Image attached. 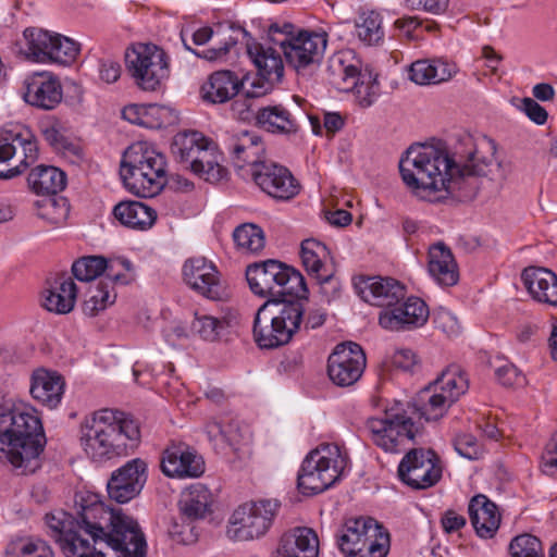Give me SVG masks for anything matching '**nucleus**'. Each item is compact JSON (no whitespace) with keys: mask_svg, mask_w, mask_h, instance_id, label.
I'll return each instance as SVG.
<instances>
[{"mask_svg":"<svg viewBox=\"0 0 557 557\" xmlns=\"http://www.w3.org/2000/svg\"><path fill=\"white\" fill-rule=\"evenodd\" d=\"M76 517L62 509L46 515L51 536L66 557H106L95 545L106 544L117 557H146L147 542L138 522L97 494L76 495Z\"/></svg>","mask_w":557,"mask_h":557,"instance_id":"obj_1","label":"nucleus"},{"mask_svg":"<svg viewBox=\"0 0 557 557\" xmlns=\"http://www.w3.org/2000/svg\"><path fill=\"white\" fill-rule=\"evenodd\" d=\"M467 151L455 160L443 147L416 145L408 148L399 161L405 185L417 198L438 202L448 197L472 200L481 178L494 166L493 153L483 154L471 137L466 139Z\"/></svg>","mask_w":557,"mask_h":557,"instance_id":"obj_2","label":"nucleus"},{"mask_svg":"<svg viewBox=\"0 0 557 557\" xmlns=\"http://www.w3.org/2000/svg\"><path fill=\"white\" fill-rule=\"evenodd\" d=\"M46 442L37 409L23 400L3 403L0 394V460L20 474L33 473L40 467Z\"/></svg>","mask_w":557,"mask_h":557,"instance_id":"obj_3","label":"nucleus"},{"mask_svg":"<svg viewBox=\"0 0 557 557\" xmlns=\"http://www.w3.org/2000/svg\"><path fill=\"white\" fill-rule=\"evenodd\" d=\"M81 445L96 462L132 454L140 443L139 425L125 412L101 409L84 418Z\"/></svg>","mask_w":557,"mask_h":557,"instance_id":"obj_4","label":"nucleus"},{"mask_svg":"<svg viewBox=\"0 0 557 557\" xmlns=\"http://www.w3.org/2000/svg\"><path fill=\"white\" fill-rule=\"evenodd\" d=\"M166 162L147 141L131 145L123 154L120 174L124 186L139 197H153L166 184Z\"/></svg>","mask_w":557,"mask_h":557,"instance_id":"obj_5","label":"nucleus"},{"mask_svg":"<svg viewBox=\"0 0 557 557\" xmlns=\"http://www.w3.org/2000/svg\"><path fill=\"white\" fill-rule=\"evenodd\" d=\"M304 306L299 300H267L256 312L253 337L260 348L287 344L300 329Z\"/></svg>","mask_w":557,"mask_h":557,"instance_id":"obj_6","label":"nucleus"},{"mask_svg":"<svg viewBox=\"0 0 557 557\" xmlns=\"http://www.w3.org/2000/svg\"><path fill=\"white\" fill-rule=\"evenodd\" d=\"M246 278L251 292L260 297L278 300L293 296L299 301L308 298L309 290L302 274L274 259L248 265Z\"/></svg>","mask_w":557,"mask_h":557,"instance_id":"obj_7","label":"nucleus"},{"mask_svg":"<svg viewBox=\"0 0 557 557\" xmlns=\"http://www.w3.org/2000/svg\"><path fill=\"white\" fill-rule=\"evenodd\" d=\"M347 466V457L336 444H323L304 459L297 485L304 495H315L333 486Z\"/></svg>","mask_w":557,"mask_h":557,"instance_id":"obj_8","label":"nucleus"},{"mask_svg":"<svg viewBox=\"0 0 557 557\" xmlns=\"http://www.w3.org/2000/svg\"><path fill=\"white\" fill-rule=\"evenodd\" d=\"M468 388L469 380L465 371L457 364H450L418 393L413 406L421 418L436 421L446 414Z\"/></svg>","mask_w":557,"mask_h":557,"instance_id":"obj_9","label":"nucleus"},{"mask_svg":"<svg viewBox=\"0 0 557 557\" xmlns=\"http://www.w3.org/2000/svg\"><path fill=\"white\" fill-rule=\"evenodd\" d=\"M336 543L345 557H385L389 534L370 517L348 518L337 531Z\"/></svg>","mask_w":557,"mask_h":557,"instance_id":"obj_10","label":"nucleus"},{"mask_svg":"<svg viewBox=\"0 0 557 557\" xmlns=\"http://www.w3.org/2000/svg\"><path fill=\"white\" fill-rule=\"evenodd\" d=\"M38 143L22 123H7L0 128V180L12 178L38 158Z\"/></svg>","mask_w":557,"mask_h":557,"instance_id":"obj_11","label":"nucleus"},{"mask_svg":"<svg viewBox=\"0 0 557 557\" xmlns=\"http://www.w3.org/2000/svg\"><path fill=\"white\" fill-rule=\"evenodd\" d=\"M125 61L136 85L146 91L157 90L170 75L169 58L152 44H137L126 51Z\"/></svg>","mask_w":557,"mask_h":557,"instance_id":"obj_12","label":"nucleus"},{"mask_svg":"<svg viewBox=\"0 0 557 557\" xmlns=\"http://www.w3.org/2000/svg\"><path fill=\"white\" fill-rule=\"evenodd\" d=\"M292 28L290 24H285L283 28L277 24H272L269 27V34L284 33L286 35L283 40L278 41L281 50L287 64L300 72L321 61L326 49L327 35L308 30L292 35Z\"/></svg>","mask_w":557,"mask_h":557,"instance_id":"obj_13","label":"nucleus"},{"mask_svg":"<svg viewBox=\"0 0 557 557\" xmlns=\"http://www.w3.org/2000/svg\"><path fill=\"white\" fill-rule=\"evenodd\" d=\"M280 508L277 499L245 503L233 512L227 534L237 541L259 539L270 530Z\"/></svg>","mask_w":557,"mask_h":557,"instance_id":"obj_14","label":"nucleus"},{"mask_svg":"<svg viewBox=\"0 0 557 557\" xmlns=\"http://www.w3.org/2000/svg\"><path fill=\"white\" fill-rule=\"evenodd\" d=\"M372 442L387 453H397L413 441L418 429L404 413L386 412L384 418H371L367 422Z\"/></svg>","mask_w":557,"mask_h":557,"instance_id":"obj_15","label":"nucleus"},{"mask_svg":"<svg viewBox=\"0 0 557 557\" xmlns=\"http://www.w3.org/2000/svg\"><path fill=\"white\" fill-rule=\"evenodd\" d=\"M399 479L414 490H425L442 478L438 456L432 449H411L398 466Z\"/></svg>","mask_w":557,"mask_h":557,"instance_id":"obj_16","label":"nucleus"},{"mask_svg":"<svg viewBox=\"0 0 557 557\" xmlns=\"http://www.w3.org/2000/svg\"><path fill=\"white\" fill-rule=\"evenodd\" d=\"M367 364L361 346L348 342L335 346L327 359V375L337 386L347 387L357 383Z\"/></svg>","mask_w":557,"mask_h":557,"instance_id":"obj_17","label":"nucleus"},{"mask_svg":"<svg viewBox=\"0 0 557 557\" xmlns=\"http://www.w3.org/2000/svg\"><path fill=\"white\" fill-rule=\"evenodd\" d=\"M253 182L270 197L287 201L300 191V184L284 165L272 161L256 164L251 170Z\"/></svg>","mask_w":557,"mask_h":557,"instance_id":"obj_18","label":"nucleus"},{"mask_svg":"<svg viewBox=\"0 0 557 557\" xmlns=\"http://www.w3.org/2000/svg\"><path fill=\"white\" fill-rule=\"evenodd\" d=\"M146 481V462L139 458L132 459L112 472L107 484L108 494L116 503H127L140 493Z\"/></svg>","mask_w":557,"mask_h":557,"instance_id":"obj_19","label":"nucleus"},{"mask_svg":"<svg viewBox=\"0 0 557 557\" xmlns=\"http://www.w3.org/2000/svg\"><path fill=\"white\" fill-rule=\"evenodd\" d=\"M429 314V308L422 299L408 297L389 309H383L379 323L389 331L410 330L422 326L428 321Z\"/></svg>","mask_w":557,"mask_h":557,"instance_id":"obj_20","label":"nucleus"},{"mask_svg":"<svg viewBox=\"0 0 557 557\" xmlns=\"http://www.w3.org/2000/svg\"><path fill=\"white\" fill-rule=\"evenodd\" d=\"M184 282L198 294L211 300H220L223 296L219 272L213 262L205 257L187 259L182 269Z\"/></svg>","mask_w":557,"mask_h":557,"instance_id":"obj_21","label":"nucleus"},{"mask_svg":"<svg viewBox=\"0 0 557 557\" xmlns=\"http://www.w3.org/2000/svg\"><path fill=\"white\" fill-rule=\"evenodd\" d=\"M205 460L185 443H173L164 451L161 469L170 478H199L205 472Z\"/></svg>","mask_w":557,"mask_h":557,"instance_id":"obj_22","label":"nucleus"},{"mask_svg":"<svg viewBox=\"0 0 557 557\" xmlns=\"http://www.w3.org/2000/svg\"><path fill=\"white\" fill-rule=\"evenodd\" d=\"M25 101L44 110L54 109L63 97L59 79L47 72H38L30 75L25 81Z\"/></svg>","mask_w":557,"mask_h":557,"instance_id":"obj_23","label":"nucleus"},{"mask_svg":"<svg viewBox=\"0 0 557 557\" xmlns=\"http://www.w3.org/2000/svg\"><path fill=\"white\" fill-rule=\"evenodd\" d=\"M65 389L64 377L57 371L38 368L30 375L29 393L34 400L49 408L60 406Z\"/></svg>","mask_w":557,"mask_h":557,"instance_id":"obj_24","label":"nucleus"},{"mask_svg":"<svg viewBox=\"0 0 557 557\" xmlns=\"http://www.w3.org/2000/svg\"><path fill=\"white\" fill-rule=\"evenodd\" d=\"M360 295L373 306L389 309L406 297V288L392 277H368L361 283Z\"/></svg>","mask_w":557,"mask_h":557,"instance_id":"obj_25","label":"nucleus"},{"mask_svg":"<svg viewBox=\"0 0 557 557\" xmlns=\"http://www.w3.org/2000/svg\"><path fill=\"white\" fill-rule=\"evenodd\" d=\"M457 71L455 63L442 58L420 59L410 64L408 75L417 85L429 86L449 81Z\"/></svg>","mask_w":557,"mask_h":557,"instance_id":"obj_26","label":"nucleus"},{"mask_svg":"<svg viewBox=\"0 0 557 557\" xmlns=\"http://www.w3.org/2000/svg\"><path fill=\"white\" fill-rule=\"evenodd\" d=\"M221 161L222 154L219 151L216 144L212 139L206 137L188 168L205 181L216 183L223 180L227 174V171L221 164Z\"/></svg>","mask_w":557,"mask_h":557,"instance_id":"obj_27","label":"nucleus"},{"mask_svg":"<svg viewBox=\"0 0 557 557\" xmlns=\"http://www.w3.org/2000/svg\"><path fill=\"white\" fill-rule=\"evenodd\" d=\"M247 53L258 74L268 83H277L284 75L282 51L256 41L247 44Z\"/></svg>","mask_w":557,"mask_h":557,"instance_id":"obj_28","label":"nucleus"},{"mask_svg":"<svg viewBox=\"0 0 557 557\" xmlns=\"http://www.w3.org/2000/svg\"><path fill=\"white\" fill-rule=\"evenodd\" d=\"M278 557H318L319 539L317 533L307 527L295 528L286 532L277 547Z\"/></svg>","mask_w":557,"mask_h":557,"instance_id":"obj_29","label":"nucleus"},{"mask_svg":"<svg viewBox=\"0 0 557 557\" xmlns=\"http://www.w3.org/2000/svg\"><path fill=\"white\" fill-rule=\"evenodd\" d=\"M521 277L535 300L557 307V275L553 271L529 267L523 270Z\"/></svg>","mask_w":557,"mask_h":557,"instance_id":"obj_30","label":"nucleus"},{"mask_svg":"<svg viewBox=\"0 0 557 557\" xmlns=\"http://www.w3.org/2000/svg\"><path fill=\"white\" fill-rule=\"evenodd\" d=\"M470 521L480 537L491 539L500 524V513L497 506L485 495L479 494L469 503Z\"/></svg>","mask_w":557,"mask_h":557,"instance_id":"obj_31","label":"nucleus"},{"mask_svg":"<svg viewBox=\"0 0 557 557\" xmlns=\"http://www.w3.org/2000/svg\"><path fill=\"white\" fill-rule=\"evenodd\" d=\"M244 84V81L232 71H216L202 85V97L211 103H225L239 92Z\"/></svg>","mask_w":557,"mask_h":557,"instance_id":"obj_32","label":"nucleus"},{"mask_svg":"<svg viewBox=\"0 0 557 557\" xmlns=\"http://www.w3.org/2000/svg\"><path fill=\"white\" fill-rule=\"evenodd\" d=\"M428 269L438 285L453 286L458 282L459 273L454 256L443 243L430 247Z\"/></svg>","mask_w":557,"mask_h":557,"instance_id":"obj_33","label":"nucleus"},{"mask_svg":"<svg viewBox=\"0 0 557 557\" xmlns=\"http://www.w3.org/2000/svg\"><path fill=\"white\" fill-rule=\"evenodd\" d=\"M228 150L235 164L243 168L245 164H251L252 169L256 164H261L264 153V144L260 136L255 132H242L230 139Z\"/></svg>","mask_w":557,"mask_h":557,"instance_id":"obj_34","label":"nucleus"},{"mask_svg":"<svg viewBox=\"0 0 557 557\" xmlns=\"http://www.w3.org/2000/svg\"><path fill=\"white\" fill-rule=\"evenodd\" d=\"M76 296V284L70 276L61 275L46 289L42 306L50 312L65 314L73 310Z\"/></svg>","mask_w":557,"mask_h":557,"instance_id":"obj_35","label":"nucleus"},{"mask_svg":"<svg viewBox=\"0 0 557 557\" xmlns=\"http://www.w3.org/2000/svg\"><path fill=\"white\" fill-rule=\"evenodd\" d=\"M212 503L213 497L209 488L196 483L183 493L180 509L184 519L196 521L210 513Z\"/></svg>","mask_w":557,"mask_h":557,"instance_id":"obj_36","label":"nucleus"},{"mask_svg":"<svg viewBox=\"0 0 557 557\" xmlns=\"http://www.w3.org/2000/svg\"><path fill=\"white\" fill-rule=\"evenodd\" d=\"M113 214L124 226L136 230H147L153 225L157 212L140 201H121L113 209Z\"/></svg>","mask_w":557,"mask_h":557,"instance_id":"obj_37","label":"nucleus"},{"mask_svg":"<svg viewBox=\"0 0 557 557\" xmlns=\"http://www.w3.org/2000/svg\"><path fill=\"white\" fill-rule=\"evenodd\" d=\"M27 183L35 194L53 196L64 189L66 175L55 166L38 165L28 174Z\"/></svg>","mask_w":557,"mask_h":557,"instance_id":"obj_38","label":"nucleus"},{"mask_svg":"<svg viewBox=\"0 0 557 557\" xmlns=\"http://www.w3.org/2000/svg\"><path fill=\"white\" fill-rule=\"evenodd\" d=\"M356 34L366 46H377L384 40L383 15L377 9L364 5L359 9Z\"/></svg>","mask_w":557,"mask_h":557,"instance_id":"obj_39","label":"nucleus"},{"mask_svg":"<svg viewBox=\"0 0 557 557\" xmlns=\"http://www.w3.org/2000/svg\"><path fill=\"white\" fill-rule=\"evenodd\" d=\"M256 119L259 125L271 133L290 134L298 131L296 117L281 104L260 109Z\"/></svg>","mask_w":557,"mask_h":557,"instance_id":"obj_40","label":"nucleus"},{"mask_svg":"<svg viewBox=\"0 0 557 557\" xmlns=\"http://www.w3.org/2000/svg\"><path fill=\"white\" fill-rule=\"evenodd\" d=\"M302 264L311 277L319 276L331 269L326 262L331 259L327 247L313 238L305 239L300 247Z\"/></svg>","mask_w":557,"mask_h":557,"instance_id":"obj_41","label":"nucleus"},{"mask_svg":"<svg viewBox=\"0 0 557 557\" xmlns=\"http://www.w3.org/2000/svg\"><path fill=\"white\" fill-rule=\"evenodd\" d=\"M54 37V33L41 28H26L24 38L26 40L27 58L36 62L48 63Z\"/></svg>","mask_w":557,"mask_h":557,"instance_id":"obj_42","label":"nucleus"},{"mask_svg":"<svg viewBox=\"0 0 557 557\" xmlns=\"http://www.w3.org/2000/svg\"><path fill=\"white\" fill-rule=\"evenodd\" d=\"M115 299L114 286L101 278L95 286L89 288L88 297L83 304V311L88 317H95L113 305Z\"/></svg>","mask_w":557,"mask_h":557,"instance_id":"obj_43","label":"nucleus"},{"mask_svg":"<svg viewBox=\"0 0 557 557\" xmlns=\"http://www.w3.org/2000/svg\"><path fill=\"white\" fill-rule=\"evenodd\" d=\"M205 138L206 136L197 131L177 133L171 146L173 156L176 160L188 166Z\"/></svg>","mask_w":557,"mask_h":557,"instance_id":"obj_44","label":"nucleus"},{"mask_svg":"<svg viewBox=\"0 0 557 557\" xmlns=\"http://www.w3.org/2000/svg\"><path fill=\"white\" fill-rule=\"evenodd\" d=\"M233 239L236 247L246 252H258L265 244L262 228L252 223H244L233 232Z\"/></svg>","mask_w":557,"mask_h":557,"instance_id":"obj_45","label":"nucleus"},{"mask_svg":"<svg viewBox=\"0 0 557 557\" xmlns=\"http://www.w3.org/2000/svg\"><path fill=\"white\" fill-rule=\"evenodd\" d=\"M351 84L356 102L360 108H370L379 99L380 84L370 72L361 73L356 79L351 81Z\"/></svg>","mask_w":557,"mask_h":557,"instance_id":"obj_46","label":"nucleus"},{"mask_svg":"<svg viewBox=\"0 0 557 557\" xmlns=\"http://www.w3.org/2000/svg\"><path fill=\"white\" fill-rule=\"evenodd\" d=\"M206 433L215 447L224 448V446L234 447L239 442L237 425L228 423L222 424L220 421L213 420L207 423Z\"/></svg>","mask_w":557,"mask_h":557,"instance_id":"obj_47","label":"nucleus"},{"mask_svg":"<svg viewBox=\"0 0 557 557\" xmlns=\"http://www.w3.org/2000/svg\"><path fill=\"white\" fill-rule=\"evenodd\" d=\"M102 280L114 284L127 285L135 280L133 263L125 258L107 259V267Z\"/></svg>","mask_w":557,"mask_h":557,"instance_id":"obj_48","label":"nucleus"},{"mask_svg":"<svg viewBox=\"0 0 557 557\" xmlns=\"http://www.w3.org/2000/svg\"><path fill=\"white\" fill-rule=\"evenodd\" d=\"M107 259L101 256H85L72 265L74 276L82 282H88L104 274Z\"/></svg>","mask_w":557,"mask_h":557,"instance_id":"obj_49","label":"nucleus"},{"mask_svg":"<svg viewBox=\"0 0 557 557\" xmlns=\"http://www.w3.org/2000/svg\"><path fill=\"white\" fill-rule=\"evenodd\" d=\"M7 557H53L50 547L41 540L21 539L11 543Z\"/></svg>","mask_w":557,"mask_h":557,"instance_id":"obj_50","label":"nucleus"},{"mask_svg":"<svg viewBox=\"0 0 557 557\" xmlns=\"http://www.w3.org/2000/svg\"><path fill=\"white\" fill-rule=\"evenodd\" d=\"M79 46L73 39L55 34L52 49L50 50L49 62L69 64L78 54Z\"/></svg>","mask_w":557,"mask_h":557,"instance_id":"obj_51","label":"nucleus"},{"mask_svg":"<svg viewBox=\"0 0 557 557\" xmlns=\"http://www.w3.org/2000/svg\"><path fill=\"white\" fill-rule=\"evenodd\" d=\"M190 329L194 334L199 335L202 339L214 342L224 329V322L212 315L196 313Z\"/></svg>","mask_w":557,"mask_h":557,"instance_id":"obj_52","label":"nucleus"},{"mask_svg":"<svg viewBox=\"0 0 557 557\" xmlns=\"http://www.w3.org/2000/svg\"><path fill=\"white\" fill-rule=\"evenodd\" d=\"M511 557H544L541 541L531 534L516 536L509 545Z\"/></svg>","mask_w":557,"mask_h":557,"instance_id":"obj_53","label":"nucleus"},{"mask_svg":"<svg viewBox=\"0 0 557 557\" xmlns=\"http://www.w3.org/2000/svg\"><path fill=\"white\" fill-rule=\"evenodd\" d=\"M352 59L350 51L338 52L331 59L330 67L334 73L341 76L344 82L354 81L361 72L359 70V62H351Z\"/></svg>","mask_w":557,"mask_h":557,"instance_id":"obj_54","label":"nucleus"},{"mask_svg":"<svg viewBox=\"0 0 557 557\" xmlns=\"http://www.w3.org/2000/svg\"><path fill=\"white\" fill-rule=\"evenodd\" d=\"M70 214V207L65 198H48L41 203V218L54 225L63 224Z\"/></svg>","mask_w":557,"mask_h":557,"instance_id":"obj_55","label":"nucleus"},{"mask_svg":"<svg viewBox=\"0 0 557 557\" xmlns=\"http://www.w3.org/2000/svg\"><path fill=\"white\" fill-rule=\"evenodd\" d=\"M237 45V38L233 36H228L227 38H224L222 41H220V45L216 47H212L206 50H202L200 52L193 50L190 47H188L185 44V47L190 50L193 53H195L198 58L216 62V61H225L226 57L228 55L232 48H234Z\"/></svg>","mask_w":557,"mask_h":557,"instance_id":"obj_56","label":"nucleus"},{"mask_svg":"<svg viewBox=\"0 0 557 557\" xmlns=\"http://www.w3.org/2000/svg\"><path fill=\"white\" fill-rule=\"evenodd\" d=\"M455 450L463 458L475 460L481 457L483 450L478 440L471 434H458L454 438Z\"/></svg>","mask_w":557,"mask_h":557,"instance_id":"obj_57","label":"nucleus"},{"mask_svg":"<svg viewBox=\"0 0 557 557\" xmlns=\"http://www.w3.org/2000/svg\"><path fill=\"white\" fill-rule=\"evenodd\" d=\"M495 376L505 387H522L527 383L524 374L512 363L497 368L495 370Z\"/></svg>","mask_w":557,"mask_h":557,"instance_id":"obj_58","label":"nucleus"},{"mask_svg":"<svg viewBox=\"0 0 557 557\" xmlns=\"http://www.w3.org/2000/svg\"><path fill=\"white\" fill-rule=\"evenodd\" d=\"M320 285V294L325 299V301L331 302L335 299L342 289V284L337 277L334 275L333 269H329L322 272L319 276H314Z\"/></svg>","mask_w":557,"mask_h":557,"instance_id":"obj_59","label":"nucleus"},{"mask_svg":"<svg viewBox=\"0 0 557 557\" xmlns=\"http://www.w3.org/2000/svg\"><path fill=\"white\" fill-rule=\"evenodd\" d=\"M541 468L545 474L557 476V434H555L545 446Z\"/></svg>","mask_w":557,"mask_h":557,"instance_id":"obj_60","label":"nucleus"},{"mask_svg":"<svg viewBox=\"0 0 557 557\" xmlns=\"http://www.w3.org/2000/svg\"><path fill=\"white\" fill-rule=\"evenodd\" d=\"M194 521L174 522L170 528L171 536L178 543L188 545L197 541L198 533L193 524Z\"/></svg>","mask_w":557,"mask_h":557,"instance_id":"obj_61","label":"nucleus"},{"mask_svg":"<svg viewBox=\"0 0 557 557\" xmlns=\"http://www.w3.org/2000/svg\"><path fill=\"white\" fill-rule=\"evenodd\" d=\"M98 72L101 82L112 84L121 76V65L117 61L103 59L99 61Z\"/></svg>","mask_w":557,"mask_h":557,"instance_id":"obj_62","label":"nucleus"},{"mask_svg":"<svg viewBox=\"0 0 557 557\" xmlns=\"http://www.w3.org/2000/svg\"><path fill=\"white\" fill-rule=\"evenodd\" d=\"M434 323L436 327L448 336H455L459 333L460 326L457 319L446 310L438 311L434 315Z\"/></svg>","mask_w":557,"mask_h":557,"instance_id":"obj_63","label":"nucleus"},{"mask_svg":"<svg viewBox=\"0 0 557 557\" xmlns=\"http://www.w3.org/2000/svg\"><path fill=\"white\" fill-rule=\"evenodd\" d=\"M522 110L531 121L539 125L547 121V111L532 98L522 100Z\"/></svg>","mask_w":557,"mask_h":557,"instance_id":"obj_64","label":"nucleus"}]
</instances>
